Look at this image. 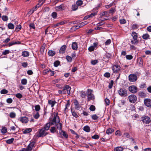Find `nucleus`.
I'll return each mask as SVG.
<instances>
[{"label": "nucleus", "instance_id": "1", "mask_svg": "<svg viewBox=\"0 0 151 151\" xmlns=\"http://www.w3.org/2000/svg\"><path fill=\"white\" fill-rule=\"evenodd\" d=\"M60 122V120L59 116L57 115L54 116L51 122L52 124H56V127L57 129L61 130L62 124Z\"/></svg>", "mask_w": 151, "mask_h": 151}, {"label": "nucleus", "instance_id": "2", "mask_svg": "<svg viewBox=\"0 0 151 151\" xmlns=\"http://www.w3.org/2000/svg\"><path fill=\"white\" fill-rule=\"evenodd\" d=\"M119 94L122 97H125L127 94V91L124 88H120L118 91Z\"/></svg>", "mask_w": 151, "mask_h": 151}, {"label": "nucleus", "instance_id": "3", "mask_svg": "<svg viewBox=\"0 0 151 151\" xmlns=\"http://www.w3.org/2000/svg\"><path fill=\"white\" fill-rule=\"evenodd\" d=\"M46 130L42 128L40 129L39 132L37 137H43L45 136L48 134V133L46 132Z\"/></svg>", "mask_w": 151, "mask_h": 151}, {"label": "nucleus", "instance_id": "4", "mask_svg": "<svg viewBox=\"0 0 151 151\" xmlns=\"http://www.w3.org/2000/svg\"><path fill=\"white\" fill-rule=\"evenodd\" d=\"M128 99L130 103H133L137 101V97L135 95L132 94L128 97Z\"/></svg>", "mask_w": 151, "mask_h": 151}, {"label": "nucleus", "instance_id": "5", "mask_svg": "<svg viewBox=\"0 0 151 151\" xmlns=\"http://www.w3.org/2000/svg\"><path fill=\"white\" fill-rule=\"evenodd\" d=\"M92 91L91 89H88L87 90L88 99V101L91 100H93L94 99V96L92 93Z\"/></svg>", "mask_w": 151, "mask_h": 151}, {"label": "nucleus", "instance_id": "6", "mask_svg": "<svg viewBox=\"0 0 151 151\" xmlns=\"http://www.w3.org/2000/svg\"><path fill=\"white\" fill-rule=\"evenodd\" d=\"M129 79L130 82H134L137 80V77L135 74H131L129 76Z\"/></svg>", "mask_w": 151, "mask_h": 151}, {"label": "nucleus", "instance_id": "7", "mask_svg": "<svg viewBox=\"0 0 151 151\" xmlns=\"http://www.w3.org/2000/svg\"><path fill=\"white\" fill-rule=\"evenodd\" d=\"M129 90L131 92L133 93H136L137 91V88L134 86H129Z\"/></svg>", "mask_w": 151, "mask_h": 151}, {"label": "nucleus", "instance_id": "8", "mask_svg": "<svg viewBox=\"0 0 151 151\" xmlns=\"http://www.w3.org/2000/svg\"><path fill=\"white\" fill-rule=\"evenodd\" d=\"M88 23V22L87 21H85L78 24L76 26H74L73 27L75 28L74 29L75 30L77 29L84 25L87 24Z\"/></svg>", "mask_w": 151, "mask_h": 151}, {"label": "nucleus", "instance_id": "9", "mask_svg": "<svg viewBox=\"0 0 151 151\" xmlns=\"http://www.w3.org/2000/svg\"><path fill=\"white\" fill-rule=\"evenodd\" d=\"M121 67L117 65H114L112 67V70L114 72L117 73L120 70Z\"/></svg>", "mask_w": 151, "mask_h": 151}, {"label": "nucleus", "instance_id": "10", "mask_svg": "<svg viewBox=\"0 0 151 151\" xmlns=\"http://www.w3.org/2000/svg\"><path fill=\"white\" fill-rule=\"evenodd\" d=\"M35 142L34 141L31 142L27 146V151H31L32 148L35 147Z\"/></svg>", "mask_w": 151, "mask_h": 151}, {"label": "nucleus", "instance_id": "11", "mask_svg": "<svg viewBox=\"0 0 151 151\" xmlns=\"http://www.w3.org/2000/svg\"><path fill=\"white\" fill-rule=\"evenodd\" d=\"M145 105L148 107H151V100L150 99H145L144 100Z\"/></svg>", "mask_w": 151, "mask_h": 151}, {"label": "nucleus", "instance_id": "12", "mask_svg": "<svg viewBox=\"0 0 151 151\" xmlns=\"http://www.w3.org/2000/svg\"><path fill=\"white\" fill-rule=\"evenodd\" d=\"M65 8V6L63 4L55 7V10L57 11L63 10Z\"/></svg>", "mask_w": 151, "mask_h": 151}, {"label": "nucleus", "instance_id": "13", "mask_svg": "<svg viewBox=\"0 0 151 151\" xmlns=\"http://www.w3.org/2000/svg\"><path fill=\"white\" fill-rule=\"evenodd\" d=\"M63 88L65 91L66 94L67 93L68 95L70 94L71 88L68 85H66L65 87H63Z\"/></svg>", "mask_w": 151, "mask_h": 151}, {"label": "nucleus", "instance_id": "14", "mask_svg": "<svg viewBox=\"0 0 151 151\" xmlns=\"http://www.w3.org/2000/svg\"><path fill=\"white\" fill-rule=\"evenodd\" d=\"M67 22L66 20H63V21H62L56 24H54L53 27H57L59 26V25H63L64 24H65L67 23Z\"/></svg>", "mask_w": 151, "mask_h": 151}, {"label": "nucleus", "instance_id": "15", "mask_svg": "<svg viewBox=\"0 0 151 151\" xmlns=\"http://www.w3.org/2000/svg\"><path fill=\"white\" fill-rule=\"evenodd\" d=\"M67 47L66 45H63L60 48L59 52L60 53L62 54L64 53L65 52V50L66 48Z\"/></svg>", "mask_w": 151, "mask_h": 151}, {"label": "nucleus", "instance_id": "16", "mask_svg": "<svg viewBox=\"0 0 151 151\" xmlns=\"http://www.w3.org/2000/svg\"><path fill=\"white\" fill-rule=\"evenodd\" d=\"M142 121L148 124L150 122V118L148 116H146L142 118Z\"/></svg>", "mask_w": 151, "mask_h": 151}, {"label": "nucleus", "instance_id": "17", "mask_svg": "<svg viewBox=\"0 0 151 151\" xmlns=\"http://www.w3.org/2000/svg\"><path fill=\"white\" fill-rule=\"evenodd\" d=\"M97 45L96 43H94L93 44V46H91L89 47L88 48V50L90 52H92L93 51L95 47H96L97 46Z\"/></svg>", "mask_w": 151, "mask_h": 151}, {"label": "nucleus", "instance_id": "18", "mask_svg": "<svg viewBox=\"0 0 151 151\" xmlns=\"http://www.w3.org/2000/svg\"><path fill=\"white\" fill-rule=\"evenodd\" d=\"M20 121L23 123H26L28 122V119L26 117H22L20 118Z\"/></svg>", "mask_w": 151, "mask_h": 151}, {"label": "nucleus", "instance_id": "19", "mask_svg": "<svg viewBox=\"0 0 151 151\" xmlns=\"http://www.w3.org/2000/svg\"><path fill=\"white\" fill-rule=\"evenodd\" d=\"M137 37H133V39L131 40V42L132 44H137L138 43V40L137 39Z\"/></svg>", "mask_w": 151, "mask_h": 151}, {"label": "nucleus", "instance_id": "20", "mask_svg": "<svg viewBox=\"0 0 151 151\" xmlns=\"http://www.w3.org/2000/svg\"><path fill=\"white\" fill-rule=\"evenodd\" d=\"M51 122H49L47 123L45 126L43 128L46 130H48L50 126Z\"/></svg>", "mask_w": 151, "mask_h": 151}, {"label": "nucleus", "instance_id": "21", "mask_svg": "<svg viewBox=\"0 0 151 151\" xmlns=\"http://www.w3.org/2000/svg\"><path fill=\"white\" fill-rule=\"evenodd\" d=\"M72 47L73 50H76L78 48L77 43L76 42H73L72 45Z\"/></svg>", "mask_w": 151, "mask_h": 151}, {"label": "nucleus", "instance_id": "22", "mask_svg": "<svg viewBox=\"0 0 151 151\" xmlns=\"http://www.w3.org/2000/svg\"><path fill=\"white\" fill-rule=\"evenodd\" d=\"M21 42L19 41H17L16 42L13 41L9 43V46L10 47L15 44H19Z\"/></svg>", "mask_w": 151, "mask_h": 151}, {"label": "nucleus", "instance_id": "23", "mask_svg": "<svg viewBox=\"0 0 151 151\" xmlns=\"http://www.w3.org/2000/svg\"><path fill=\"white\" fill-rule=\"evenodd\" d=\"M60 133L61 135L63 136L65 138H67L68 137V135L66 132L61 130Z\"/></svg>", "mask_w": 151, "mask_h": 151}, {"label": "nucleus", "instance_id": "24", "mask_svg": "<svg viewBox=\"0 0 151 151\" xmlns=\"http://www.w3.org/2000/svg\"><path fill=\"white\" fill-rule=\"evenodd\" d=\"M48 103L49 105L51 106V107H53L55 103V101H53L51 100H49L48 101Z\"/></svg>", "mask_w": 151, "mask_h": 151}, {"label": "nucleus", "instance_id": "25", "mask_svg": "<svg viewBox=\"0 0 151 151\" xmlns=\"http://www.w3.org/2000/svg\"><path fill=\"white\" fill-rule=\"evenodd\" d=\"M22 54L24 57H27L29 55V53L27 51H24L22 52Z\"/></svg>", "mask_w": 151, "mask_h": 151}, {"label": "nucleus", "instance_id": "26", "mask_svg": "<svg viewBox=\"0 0 151 151\" xmlns=\"http://www.w3.org/2000/svg\"><path fill=\"white\" fill-rule=\"evenodd\" d=\"M74 105L75 106V108L76 109H78L80 107L78 102L77 100H75Z\"/></svg>", "mask_w": 151, "mask_h": 151}, {"label": "nucleus", "instance_id": "27", "mask_svg": "<svg viewBox=\"0 0 151 151\" xmlns=\"http://www.w3.org/2000/svg\"><path fill=\"white\" fill-rule=\"evenodd\" d=\"M114 131V130L110 128L108 129L106 131L107 134H111Z\"/></svg>", "mask_w": 151, "mask_h": 151}, {"label": "nucleus", "instance_id": "28", "mask_svg": "<svg viewBox=\"0 0 151 151\" xmlns=\"http://www.w3.org/2000/svg\"><path fill=\"white\" fill-rule=\"evenodd\" d=\"M83 130L87 132H89L90 131V129L89 127L88 126H86L84 127Z\"/></svg>", "mask_w": 151, "mask_h": 151}, {"label": "nucleus", "instance_id": "29", "mask_svg": "<svg viewBox=\"0 0 151 151\" xmlns=\"http://www.w3.org/2000/svg\"><path fill=\"white\" fill-rule=\"evenodd\" d=\"M32 131V129L30 128H27L25 130H23V132L24 134L30 132Z\"/></svg>", "mask_w": 151, "mask_h": 151}, {"label": "nucleus", "instance_id": "30", "mask_svg": "<svg viewBox=\"0 0 151 151\" xmlns=\"http://www.w3.org/2000/svg\"><path fill=\"white\" fill-rule=\"evenodd\" d=\"M45 47V44H43L40 49V51L42 53L44 51V50Z\"/></svg>", "mask_w": 151, "mask_h": 151}, {"label": "nucleus", "instance_id": "31", "mask_svg": "<svg viewBox=\"0 0 151 151\" xmlns=\"http://www.w3.org/2000/svg\"><path fill=\"white\" fill-rule=\"evenodd\" d=\"M48 54L49 56H52L55 55V52L53 51L50 50L48 52Z\"/></svg>", "mask_w": 151, "mask_h": 151}, {"label": "nucleus", "instance_id": "32", "mask_svg": "<svg viewBox=\"0 0 151 151\" xmlns=\"http://www.w3.org/2000/svg\"><path fill=\"white\" fill-rule=\"evenodd\" d=\"M8 27L9 29H13L14 28V25L12 23H9L8 25Z\"/></svg>", "mask_w": 151, "mask_h": 151}, {"label": "nucleus", "instance_id": "33", "mask_svg": "<svg viewBox=\"0 0 151 151\" xmlns=\"http://www.w3.org/2000/svg\"><path fill=\"white\" fill-rule=\"evenodd\" d=\"M14 140V138H12L10 139L7 140L6 142L8 144H11L13 142Z\"/></svg>", "mask_w": 151, "mask_h": 151}, {"label": "nucleus", "instance_id": "34", "mask_svg": "<svg viewBox=\"0 0 151 151\" xmlns=\"http://www.w3.org/2000/svg\"><path fill=\"white\" fill-rule=\"evenodd\" d=\"M123 148L121 147H117L115 148V151H122Z\"/></svg>", "mask_w": 151, "mask_h": 151}, {"label": "nucleus", "instance_id": "35", "mask_svg": "<svg viewBox=\"0 0 151 151\" xmlns=\"http://www.w3.org/2000/svg\"><path fill=\"white\" fill-rule=\"evenodd\" d=\"M149 35L147 34L143 35L142 36V38L144 39H147L149 38Z\"/></svg>", "mask_w": 151, "mask_h": 151}, {"label": "nucleus", "instance_id": "36", "mask_svg": "<svg viewBox=\"0 0 151 151\" xmlns=\"http://www.w3.org/2000/svg\"><path fill=\"white\" fill-rule=\"evenodd\" d=\"M78 8L77 5L75 4L72 5V9L73 11H75L78 9Z\"/></svg>", "mask_w": 151, "mask_h": 151}, {"label": "nucleus", "instance_id": "37", "mask_svg": "<svg viewBox=\"0 0 151 151\" xmlns=\"http://www.w3.org/2000/svg\"><path fill=\"white\" fill-rule=\"evenodd\" d=\"M21 82L22 84L25 85L27 83V80L26 79H23L22 80Z\"/></svg>", "mask_w": 151, "mask_h": 151}, {"label": "nucleus", "instance_id": "38", "mask_svg": "<svg viewBox=\"0 0 151 151\" xmlns=\"http://www.w3.org/2000/svg\"><path fill=\"white\" fill-rule=\"evenodd\" d=\"M40 109V107L39 105H36L35 106V109L36 111L38 112L39 111Z\"/></svg>", "mask_w": 151, "mask_h": 151}, {"label": "nucleus", "instance_id": "39", "mask_svg": "<svg viewBox=\"0 0 151 151\" xmlns=\"http://www.w3.org/2000/svg\"><path fill=\"white\" fill-rule=\"evenodd\" d=\"M71 112L72 115L74 117H75L76 118H77L78 117V115L77 114V113L76 112L74 111H72V110Z\"/></svg>", "mask_w": 151, "mask_h": 151}, {"label": "nucleus", "instance_id": "40", "mask_svg": "<svg viewBox=\"0 0 151 151\" xmlns=\"http://www.w3.org/2000/svg\"><path fill=\"white\" fill-rule=\"evenodd\" d=\"M109 15V12L108 11H104L101 14V16H107Z\"/></svg>", "mask_w": 151, "mask_h": 151}, {"label": "nucleus", "instance_id": "41", "mask_svg": "<svg viewBox=\"0 0 151 151\" xmlns=\"http://www.w3.org/2000/svg\"><path fill=\"white\" fill-rule=\"evenodd\" d=\"M76 4L77 5L81 6L83 4V1L81 0H78L76 2Z\"/></svg>", "mask_w": 151, "mask_h": 151}, {"label": "nucleus", "instance_id": "42", "mask_svg": "<svg viewBox=\"0 0 151 151\" xmlns=\"http://www.w3.org/2000/svg\"><path fill=\"white\" fill-rule=\"evenodd\" d=\"M33 116L35 119H37L40 116L39 113L38 112H37Z\"/></svg>", "mask_w": 151, "mask_h": 151}, {"label": "nucleus", "instance_id": "43", "mask_svg": "<svg viewBox=\"0 0 151 151\" xmlns=\"http://www.w3.org/2000/svg\"><path fill=\"white\" fill-rule=\"evenodd\" d=\"M10 116L12 118H14L15 117L16 114L14 112H11L10 113Z\"/></svg>", "mask_w": 151, "mask_h": 151}, {"label": "nucleus", "instance_id": "44", "mask_svg": "<svg viewBox=\"0 0 151 151\" xmlns=\"http://www.w3.org/2000/svg\"><path fill=\"white\" fill-rule=\"evenodd\" d=\"M126 59L127 60H131L133 58V56L131 55H127L126 56Z\"/></svg>", "mask_w": 151, "mask_h": 151}, {"label": "nucleus", "instance_id": "45", "mask_svg": "<svg viewBox=\"0 0 151 151\" xmlns=\"http://www.w3.org/2000/svg\"><path fill=\"white\" fill-rule=\"evenodd\" d=\"M66 59L69 62H71L72 61V58L68 55H67L66 56Z\"/></svg>", "mask_w": 151, "mask_h": 151}, {"label": "nucleus", "instance_id": "46", "mask_svg": "<svg viewBox=\"0 0 151 151\" xmlns=\"http://www.w3.org/2000/svg\"><path fill=\"white\" fill-rule=\"evenodd\" d=\"M9 52L10 51L9 50H5L2 52V54L5 55L8 54Z\"/></svg>", "mask_w": 151, "mask_h": 151}, {"label": "nucleus", "instance_id": "47", "mask_svg": "<svg viewBox=\"0 0 151 151\" xmlns=\"http://www.w3.org/2000/svg\"><path fill=\"white\" fill-rule=\"evenodd\" d=\"M50 69H46L44 70L43 71V73L44 75L48 73H50Z\"/></svg>", "mask_w": 151, "mask_h": 151}, {"label": "nucleus", "instance_id": "48", "mask_svg": "<svg viewBox=\"0 0 151 151\" xmlns=\"http://www.w3.org/2000/svg\"><path fill=\"white\" fill-rule=\"evenodd\" d=\"M98 117L97 116V115L96 114H94L91 116L92 118L94 120H96L98 118Z\"/></svg>", "mask_w": 151, "mask_h": 151}, {"label": "nucleus", "instance_id": "49", "mask_svg": "<svg viewBox=\"0 0 151 151\" xmlns=\"http://www.w3.org/2000/svg\"><path fill=\"white\" fill-rule=\"evenodd\" d=\"M81 96L82 98H85L86 96L85 92L81 91Z\"/></svg>", "mask_w": 151, "mask_h": 151}, {"label": "nucleus", "instance_id": "50", "mask_svg": "<svg viewBox=\"0 0 151 151\" xmlns=\"http://www.w3.org/2000/svg\"><path fill=\"white\" fill-rule=\"evenodd\" d=\"M91 63L93 65H95L98 63V60H92Z\"/></svg>", "mask_w": 151, "mask_h": 151}, {"label": "nucleus", "instance_id": "51", "mask_svg": "<svg viewBox=\"0 0 151 151\" xmlns=\"http://www.w3.org/2000/svg\"><path fill=\"white\" fill-rule=\"evenodd\" d=\"M95 106L93 105H91L89 108L90 110L92 111H94L95 110Z\"/></svg>", "mask_w": 151, "mask_h": 151}, {"label": "nucleus", "instance_id": "52", "mask_svg": "<svg viewBox=\"0 0 151 151\" xmlns=\"http://www.w3.org/2000/svg\"><path fill=\"white\" fill-rule=\"evenodd\" d=\"M111 42V40L110 39L107 40L105 43V44L106 45L110 44Z\"/></svg>", "mask_w": 151, "mask_h": 151}, {"label": "nucleus", "instance_id": "53", "mask_svg": "<svg viewBox=\"0 0 151 151\" xmlns=\"http://www.w3.org/2000/svg\"><path fill=\"white\" fill-rule=\"evenodd\" d=\"M15 96L17 98L19 99H20L22 97V95L20 93H18L16 94L15 95Z\"/></svg>", "mask_w": 151, "mask_h": 151}, {"label": "nucleus", "instance_id": "54", "mask_svg": "<svg viewBox=\"0 0 151 151\" xmlns=\"http://www.w3.org/2000/svg\"><path fill=\"white\" fill-rule=\"evenodd\" d=\"M1 132L2 133H5L7 132V129L6 127H3L1 130Z\"/></svg>", "mask_w": 151, "mask_h": 151}, {"label": "nucleus", "instance_id": "55", "mask_svg": "<svg viewBox=\"0 0 151 151\" xmlns=\"http://www.w3.org/2000/svg\"><path fill=\"white\" fill-rule=\"evenodd\" d=\"M58 93L60 94H66L65 93V91L64 90L63 88L62 90H59L58 91Z\"/></svg>", "mask_w": 151, "mask_h": 151}, {"label": "nucleus", "instance_id": "56", "mask_svg": "<svg viewBox=\"0 0 151 151\" xmlns=\"http://www.w3.org/2000/svg\"><path fill=\"white\" fill-rule=\"evenodd\" d=\"M2 19L4 21H7L8 19V18L7 16H3L2 17Z\"/></svg>", "mask_w": 151, "mask_h": 151}, {"label": "nucleus", "instance_id": "57", "mask_svg": "<svg viewBox=\"0 0 151 151\" xmlns=\"http://www.w3.org/2000/svg\"><path fill=\"white\" fill-rule=\"evenodd\" d=\"M104 76L106 77L109 78L110 76V74L109 73L106 72L104 74Z\"/></svg>", "mask_w": 151, "mask_h": 151}, {"label": "nucleus", "instance_id": "58", "mask_svg": "<svg viewBox=\"0 0 151 151\" xmlns=\"http://www.w3.org/2000/svg\"><path fill=\"white\" fill-rule=\"evenodd\" d=\"M13 100L11 98H9L7 99L6 101L9 104H11L12 103V102Z\"/></svg>", "mask_w": 151, "mask_h": 151}, {"label": "nucleus", "instance_id": "59", "mask_svg": "<svg viewBox=\"0 0 151 151\" xmlns=\"http://www.w3.org/2000/svg\"><path fill=\"white\" fill-rule=\"evenodd\" d=\"M57 16V14L56 12H54L52 14V16L53 18H55Z\"/></svg>", "mask_w": 151, "mask_h": 151}, {"label": "nucleus", "instance_id": "60", "mask_svg": "<svg viewBox=\"0 0 151 151\" xmlns=\"http://www.w3.org/2000/svg\"><path fill=\"white\" fill-rule=\"evenodd\" d=\"M8 93V91L6 89H3L1 91V94H5Z\"/></svg>", "mask_w": 151, "mask_h": 151}, {"label": "nucleus", "instance_id": "61", "mask_svg": "<svg viewBox=\"0 0 151 151\" xmlns=\"http://www.w3.org/2000/svg\"><path fill=\"white\" fill-rule=\"evenodd\" d=\"M50 131L52 133H54L55 131V127H51Z\"/></svg>", "mask_w": 151, "mask_h": 151}, {"label": "nucleus", "instance_id": "62", "mask_svg": "<svg viewBox=\"0 0 151 151\" xmlns=\"http://www.w3.org/2000/svg\"><path fill=\"white\" fill-rule=\"evenodd\" d=\"M60 64V62L58 61H57L54 63V65L55 67H57Z\"/></svg>", "mask_w": 151, "mask_h": 151}, {"label": "nucleus", "instance_id": "63", "mask_svg": "<svg viewBox=\"0 0 151 151\" xmlns=\"http://www.w3.org/2000/svg\"><path fill=\"white\" fill-rule=\"evenodd\" d=\"M105 103L107 105H109L110 104V101L107 99H106L105 100Z\"/></svg>", "mask_w": 151, "mask_h": 151}, {"label": "nucleus", "instance_id": "64", "mask_svg": "<svg viewBox=\"0 0 151 151\" xmlns=\"http://www.w3.org/2000/svg\"><path fill=\"white\" fill-rule=\"evenodd\" d=\"M91 138L92 139H98L99 138V136L98 135H95L92 137Z\"/></svg>", "mask_w": 151, "mask_h": 151}]
</instances>
